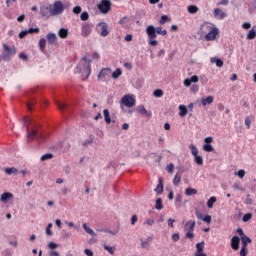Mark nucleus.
Masks as SVG:
<instances>
[{"label": "nucleus", "mask_w": 256, "mask_h": 256, "mask_svg": "<svg viewBox=\"0 0 256 256\" xmlns=\"http://www.w3.org/2000/svg\"><path fill=\"white\" fill-rule=\"evenodd\" d=\"M23 121H24V125L26 126L28 142L35 141V139L39 143H41V141H45L46 136L43 130H41L40 124L36 122H32L31 119L27 117H24Z\"/></svg>", "instance_id": "obj_1"}, {"label": "nucleus", "mask_w": 256, "mask_h": 256, "mask_svg": "<svg viewBox=\"0 0 256 256\" xmlns=\"http://www.w3.org/2000/svg\"><path fill=\"white\" fill-rule=\"evenodd\" d=\"M146 35L151 39H157V35H162L165 37V35H167V30L163 29L161 26L155 28V26L149 25L146 28Z\"/></svg>", "instance_id": "obj_2"}, {"label": "nucleus", "mask_w": 256, "mask_h": 256, "mask_svg": "<svg viewBox=\"0 0 256 256\" xmlns=\"http://www.w3.org/2000/svg\"><path fill=\"white\" fill-rule=\"evenodd\" d=\"M3 49H4V52L0 56V59H2V61H10L11 57H13V55L17 53V49L15 48V46H9L7 44H3Z\"/></svg>", "instance_id": "obj_3"}, {"label": "nucleus", "mask_w": 256, "mask_h": 256, "mask_svg": "<svg viewBox=\"0 0 256 256\" xmlns=\"http://www.w3.org/2000/svg\"><path fill=\"white\" fill-rule=\"evenodd\" d=\"M51 13L55 17V15H61L65 11V6L61 1H55L52 6H50Z\"/></svg>", "instance_id": "obj_4"}, {"label": "nucleus", "mask_w": 256, "mask_h": 256, "mask_svg": "<svg viewBox=\"0 0 256 256\" xmlns=\"http://www.w3.org/2000/svg\"><path fill=\"white\" fill-rule=\"evenodd\" d=\"M111 7H113L111 0H101L98 4V9L103 15H107L111 11Z\"/></svg>", "instance_id": "obj_5"}, {"label": "nucleus", "mask_w": 256, "mask_h": 256, "mask_svg": "<svg viewBox=\"0 0 256 256\" xmlns=\"http://www.w3.org/2000/svg\"><path fill=\"white\" fill-rule=\"evenodd\" d=\"M135 103H136L135 97H133V95L131 94L124 95L120 100L122 109H123V105H125V107L131 108L135 105Z\"/></svg>", "instance_id": "obj_6"}, {"label": "nucleus", "mask_w": 256, "mask_h": 256, "mask_svg": "<svg viewBox=\"0 0 256 256\" xmlns=\"http://www.w3.org/2000/svg\"><path fill=\"white\" fill-rule=\"evenodd\" d=\"M195 225H197V222L195 221H189L185 224V231H187L185 237L186 239H194L195 234L193 231H195Z\"/></svg>", "instance_id": "obj_7"}, {"label": "nucleus", "mask_w": 256, "mask_h": 256, "mask_svg": "<svg viewBox=\"0 0 256 256\" xmlns=\"http://www.w3.org/2000/svg\"><path fill=\"white\" fill-rule=\"evenodd\" d=\"M215 24L213 23H209V22H204L202 25H201V28H200V33L201 35H206L208 34L209 32L213 31L215 29Z\"/></svg>", "instance_id": "obj_8"}, {"label": "nucleus", "mask_w": 256, "mask_h": 256, "mask_svg": "<svg viewBox=\"0 0 256 256\" xmlns=\"http://www.w3.org/2000/svg\"><path fill=\"white\" fill-rule=\"evenodd\" d=\"M217 35H219V29H217L216 26L213 30L204 36V39L205 41H215V39H217Z\"/></svg>", "instance_id": "obj_9"}, {"label": "nucleus", "mask_w": 256, "mask_h": 256, "mask_svg": "<svg viewBox=\"0 0 256 256\" xmlns=\"http://www.w3.org/2000/svg\"><path fill=\"white\" fill-rule=\"evenodd\" d=\"M82 37H89L91 35V24L84 22L81 26Z\"/></svg>", "instance_id": "obj_10"}, {"label": "nucleus", "mask_w": 256, "mask_h": 256, "mask_svg": "<svg viewBox=\"0 0 256 256\" xmlns=\"http://www.w3.org/2000/svg\"><path fill=\"white\" fill-rule=\"evenodd\" d=\"M101 37H107L109 35V25L105 22H102L98 25Z\"/></svg>", "instance_id": "obj_11"}, {"label": "nucleus", "mask_w": 256, "mask_h": 256, "mask_svg": "<svg viewBox=\"0 0 256 256\" xmlns=\"http://www.w3.org/2000/svg\"><path fill=\"white\" fill-rule=\"evenodd\" d=\"M203 249H205V242H199L196 244V253L195 256H207L205 252H203Z\"/></svg>", "instance_id": "obj_12"}, {"label": "nucleus", "mask_w": 256, "mask_h": 256, "mask_svg": "<svg viewBox=\"0 0 256 256\" xmlns=\"http://www.w3.org/2000/svg\"><path fill=\"white\" fill-rule=\"evenodd\" d=\"M11 199H13V193H11V192H4L0 196V202L4 203V204L9 203V201H11Z\"/></svg>", "instance_id": "obj_13"}, {"label": "nucleus", "mask_w": 256, "mask_h": 256, "mask_svg": "<svg viewBox=\"0 0 256 256\" xmlns=\"http://www.w3.org/2000/svg\"><path fill=\"white\" fill-rule=\"evenodd\" d=\"M239 243H241V239L238 236H233L231 239V247L234 251H239Z\"/></svg>", "instance_id": "obj_14"}, {"label": "nucleus", "mask_w": 256, "mask_h": 256, "mask_svg": "<svg viewBox=\"0 0 256 256\" xmlns=\"http://www.w3.org/2000/svg\"><path fill=\"white\" fill-rule=\"evenodd\" d=\"M46 39L48 41V45H57V34L48 33Z\"/></svg>", "instance_id": "obj_15"}, {"label": "nucleus", "mask_w": 256, "mask_h": 256, "mask_svg": "<svg viewBox=\"0 0 256 256\" xmlns=\"http://www.w3.org/2000/svg\"><path fill=\"white\" fill-rule=\"evenodd\" d=\"M40 13H41L42 17H46L47 19H49V17H54L53 13H51V6L50 7H42L40 9Z\"/></svg>", "instance_id": "obj_16"}, {"label": "nucleus", "mask_w": 256, "mask_h": 256, "mask_svg": "<svg viewBox=\"0 0 256 256\" xmlns=\"http://www.w3.org/2000/svg\"><path fill=\"white\" fill-rule=\"evenodd\" d=\"M111 73V69L109 68H103L99 74H98V79H102L103 81H105V79H107V77H109V74Z\"/></svg>", "instance_id": "obj_17"}, {"label": "nucleus", "mask_w": 256, "mask_h": 256, "mask_svg": "<svg viewBox=\"0 0 256 256\" xmlns=\"http://www.w3.org/2000/svg\"><path fill=\"white\" fill-rule=\"evenodd\" d=\"M214 17H216L217 19H225V17H227V13L221 11V9L219 8H215Z\"/></svg>", "instance_id": "obj_18"}, {"label": "nucleus", "mask_w": 256, "mask_h": 256, "mask_svg": "<svg viewBox=\"0 0 256 256\" xmlns=\"http://www.w3.org/2000/svg\"><path fill=\"white\" fill-rule=\"evenodd\" d=\"M214 99L215 98L213 96H207L206 98L201 99V104L203 107H207V105H211V103H213Z\"/></svg>", "instance_id": "obj_19"}, {"label": "nucleus", "mask_w": 256, "mask_h": 256, "mask_svg": "<svg viewBox=\"0 0 256 256\" xmlns=\"http://www.w3.org/2000/svg\"><path fill=\"white\" fill-rule=\"evenodd\" d=\"M58 35H59L60 39H67V37L69 36V30L65 29V28H61L58 31Z\"/></svg>", "instance_id": "obj_20"}, {"label": "nucleus", "mask_w": 256, "mask_h": 256, "mask_svg": "<svg viewBox=\"0 0 256 256\" xmlns=\"http://www.w3.org/2000/svg\"><path fill=\"white\" fill-rule=\"evenodd\" d=\"M84 231L86 233H88V235H91L92 237H97V234L95 233V231H93V229L89 228V226H87V223H84L82 225Z\"/></svg>", "instance_id": "obj_21"}, {"label": "nucleus", "mask_w": 256, "mask_h": 256, "mask_svg": "<svg viewBox=\"0 0 256 256\" xmlns=\"http://www.w3.org/2000/svg\"><path fill=\"white\" fill-rule=\"evenodd\" d=\"M154 191L158 195H161V193H163V178H159V183H158L157 187L154 189Z\"/></svg>", "instance_id": "obj_22"}, {"label": "nucleus", "mask_w": 256, "mask_h": 256, "mask_svg": "<svg viewBox=\"0 0 256 256\" xmlns=\"http://www.w3.org/2000/svg\"><path fill=\"white\" fill-rule=\"evenodd\" d=\"M178 109H179V116L180 117H185L188 113V110H187V107L185 105H179L178 106Z\"/></svg>", "instance_id": "obj_23"}, {"label": "nucleus", "mask_w": 256, "mask_h": 256, "mask_svg": "<svg viewBox=\"0 0 256 256\" xmlns=\"http://www.w3.org/2000/svg\"><path fill=\"white\" fill-rule=\"evenodd\" d=\"M215 203H217V197L215 196L210 197L209 200L207 201L208 209H213V205H215Z\"/></svg>", "instance_id": "obj_24"}, {"label": "nucleus", "mask_w": 256, "mask_h": 256, "mask_svg": "<svg viewBox=\"0 0 256 256\" xmlns=\"http://www.w3.org/2000/svg\"><path fill=\"white\" fill-rule=\"evenodd\" d=\"M138 113H141V115H145L146 117H151V113H149L147 111V109L145 108V106H140L137 109Z\"/></svg>", "instance_id": "obj_25"}, {"label": "nucleus", "mask_w": 256, "mask_h": 256, "mask_svg": "<svg viewBox=\"0 0 256 256\" xmlns=\"http://www.w3.org/2000/svg\"><path fill=\"white\" fill-rule=\"evenodd\" d=\"M47 46V40L45 38H41L39 40V49L43 53L45 51V47Z\"/></svg>", "instance_id": "obj_26"}, {"label": "nucleus", "mask_w": 256, "mask_h": 256, "mask_svg": "<svg viewBox=\"0 0 256 256\" xmlns=\"http://www.w3.org/2000/svg\"><path fill=\"white\" fill-rule=\"evenodd\" d=\"M103 113H104L105 122L107 123V125H110L111 124V115L109 114V110L104 109Z\"/></svg>", "instance_id": "obj_27"}, {"label": "nucleus", "mask_w": 256, "mask_h": 256, "mask_svg": "<svg viewBox=\"0 0 256 256\" xmlns=\"http://www.w3.org/2000/svg\"><path fill=\"white\" fill-rule=\"evenodd\" d=\"M241 243H242V247L247 248V243H251V238H249L248 236H242Z\"/></svg>", "instance_id": "obj_28"}, {"label": "nucleus", "mask_w": 256, "mask_h": 256, "mask_svg": "<svg viewBox=\"0 0 256 256\" xmlns=\"http://www.w3.org/2000/svg\"><path fill=\"white\" fill-rule=\"evenodd\" d=\"M122 74L123 71H121V68H118L112 73V77L113 79H119V77H121Z\"/></svg>", "instance_id": "obj_29"}, {"label": "nucleus", "mask_w": 256, "mask_h": 256, "mask_svg": "<svg viewBox=\"0 0 256 256\" xmlns=\"http://www.w3.org/2000/svg\"><path fill=\"white\" fill-rule=\"evenodd\" d=\"M189 149L191 150V153H192L193 157L199 155V150L197 149L196 145L191 144L189 146Z\"/></svg>", "instance_id": "obj_30"}, {"label": "nucleus", "mask_w": 256, "mask_h": 256, "mask_svg": "<svg viewBox=\"0 0 256 256\" xmlns=\"http://www.w3.org/2000/svg\"><path fill=\"white\" fill-rule=\"evenodd\" d=\"M5 173L7 175H17V168L12 167V168H6Z\"/></svg>", "instance_id": "obj_31"}, {"label": "nucleus", "mask_w": 256, "mask_h": 256, "mask_svg": "<svg viewBox=\"0 0 256 256\" xmlns=\"http://www.w3.org/2000/svg\"><path fill=\"white\" fill-rule=\"evenodd\" d=\"M255 37H256V31H255V29H251L248 32L246 39L253 40V39H255Z\"/></svg>", "instance_id": "obj_32"}, {"label": "nucleus", "mask_w": 256, "mask_h": 256, "mask_svg": "<svg viewBox=\"0 0 256 256\" xmlns=\"http://www.w3.org/2000/svg\"><path fill=\"white\" fill-rule=\"evenodd\" d=\"M194 161L196 165H203V157L197 154L194 156Z\"/></svg>", "instance_id": "obj_33"}, {"label": "nucleus", "mask_w": 256, "mask_h": 256, "mask_svg": "<svg viewBox=\"0 0 256 256\" xmlns=\"http://www.w3.org/2000/svg\"><path fill=\"white\" fill-rule=\"evenodd\" d=\"M185 194H186L187 196H190V195H197V189H195V188H187V189L185 190Z\"/></svg>", "instance_id": "obj_34"}, {"label": "nucleus", "mask_w": 256, "mask_h": 256, "mask_svg": "<svg viewBox=\"0 0 256 256\" xmlns=\"http://www.w3.org/2000/svg\"><path fill=\"white\" fill-rule=\"evenodd\" d=\"M155 208H156L158 211H161V209H163V200H162L161 198H158V199L156 200Z\"/></svg>", "instance_id": "obj_35"}, {"label": "nucleus", "mask_w": 256, "mask_h": 256, "mask_svg": "<svg viewBox=\"0 0 256 256\" xmlns=\"http://www.w3.org/2000/svg\"><path fill=\"white\" fill-rule=\"evenodd\" d=\"M199 11V8L195 5L188 6V13H191L192 15L197 13Z\"/></svg>", "instance_id": "obj_36"}, {"label": "nucleus", "mask_w": 256, "mask_h": 256, "mask_svg": "<svg viewBox=\"0 0 256 256\" xmlns=\"http://www.w3.org/2000/svg\"><path fill=\"white\" fill-rule=\"evenodd\" d=\"M56 105L60 111H65L67 109V104L66 103H61L59 101H56Z\"/></svg>", "instance_id": "obj_37"}, {"label": "nucleus", "mask_w": 256, "mask_h": 256, "mask_svg": "<svg viewBox=\"0 0 256 256\" xmlns=\"http://www.w3.org/2000/svg\"><path fill=\"white\" fill-rule=\"evenodd\" d=\"M252 217H253V214L247 213V214H245V215L242 217V221H243L244 223H247V221H251Z\"/></svg>", "instance_id": "obj_38"}, {"label": "nucleus", "mask_w": 256, "mask_h": 256, "mask_svg": "<svg viewBox=\"0 0 256 256\" xmlns=\"http://www.w3.org/2000/svg\"><path fill=\"white\" fill-rule=\"evenodd\" d=\"M104 249H105V251H108V253H110V255H115V247L104 245Z\"/></svg>", "instance_id": "obj_39"}, {"label": "nucleus", "mask_w": 256, "mask_h": 256, "mask_svg": "<svg viewBox=\"0 0 256 256\" xmlns=\"http://www.w3.org/2000/svg\"><path fill=\"white\" fill-rule=\"evenodd\" d=\"M148 39L149 45H151V47H157V45H159V42L155 38L148 37Z\"/></svg>", "instance_id": "obj_40"}, {"label": "nucleus", "mask_w": 256, "mask_h": 256, "mask_svg": "<svg viewBox=\"0 0 256 256\" xmlns=\"http://www.w3.org/2000/svg\"><path fill=\"white\" fill-rule=\"evenodd\" d=\"M167 21H169V16H167V15H162V16H161V19H160V21H159V24H160V25H165V24L167 23Z\"/></svg>", "instance_id": "obj_41"}, {"label": "nucleus", "mask_w": 256, "mask_h": 256, "mask_svg": "<svg viewBox=\"0 0 256 256\" xmlns=\"http://www.w3.org/2000/svg\"><path fill=\"white\" fill-rule=\"evenodd\" d=\"M179 183H181V176H179L178 174H176L174 176V179H173V185H175L177 187V185H179Z\"/></svg>", "instance_id": "obj_42"}, {"label": "nucleus", "mask_w": 256, "mask_h": 256, "mask_svg": "<svg viewBox=\"0 0 256 256\" xmlns=\"http://www.w3.org/2000/svg\"><path fill=\"white\" fill-rule=\"evenodd\" d=\"M203 149L204 151H207V153L213 152V146L211 144H204Z\"/></svg>", "instance_id": "obj_43"}, {"label": "nucleus", "mask_w": 256, "mask_h": 256, "mask_svg": "<svg viewBox=\"0 0 256 256\" xmlns=\"http://www.w3.org/2000/svg\"><path fill=\"white\" fill-rule=\"evenodd\" d=\"M49 159H53V154H44L42 157H41V161H47Z\"/></svg>", "instance_id": "obj_44"}, {"label": "nucleus", "mask_w": 256, "mask_h": 256, "mask_svg": "<svg viewBox=\"0 0 256 256\" xmlns=\"http://www.w3.org/2000/svg\"><path fill=\"white\" fill-rule=\"evenodd\" d=\"M80 19H81V21H87V20L89 19V13L83 12V13L80 15Z\"/></svg>", "instance_id": "obj_45"}, {"label": "nucleus", "mask_w": 256, "mask_h": 256, "mask_svg": "<svg viewBox=\"0 0 256 256\" xmlns=\"http://www.w3.org/2000/svg\"><path fill=\"white\" fill-rule=\"evenodd\" d=\"M33 105H35V100H30V101L27 103V109H28V111H33Z\"/></svg>", "instance_id": "obj_46"}, {"label": "nucleus", "mask_w": 256, "mask_h": 256, "mask_svg": "<svg viewBox=\"0 0 256 256\" xmlns=\"http://www.w3.org/2000/svg\"><path fill=\"white\" fill-rule=\"evenodd\" d=\"M52 227H53V224L49 223L47 228H46V234L49 235V236L53 235V231H51Z\"/></svg>", "instance_id": "obj_47"}, {"label": "nucleus", "mask_w": 256, "mask_h": 256, "mask_svg": "<svg viewBox=\"0 0 256 256\" xmlns=\"http://www.w3.org/2000/svg\"><path fill=\"white\" fill-rule=\"evenodd\" d=\"M235 175H237L240 179H243V177H245V170L241 169L238 172H235Z\"/></svg>", "instance_id": "obj_48"}, {"label": "nucleus", "mask_w": 256, "mask_h": 256, "mask_svg": "<svg viewBox=\"0 0 256 256\" xmlns=\"http://www.w3.org/2000/svg\"><path fill=\"white\" fill-rule=\"evenodd\" d=\"M154 97H161L163 95V90L157 89L153 92Z\"/></svg>", "instance_id": "obj_49"}, {"label": "nucleus", "mask_w": 256, "mask_h": 256, "mask_svg": "<svg viewBox=\"0 0 256 256\" xmlns=\"http://www.w3.org/2000/svg\"><path fill=\"white\" fill-rule=\"evenodd\" d=\"M173 169H175V165L173 163H170L167 167H166V171L168 173H173Z\"/></svg>", "instance_id": "obj_50"}, {"label": "nucleus", "mask_w": 256, "mask_h": 256, "mask_svg": "<svg viewBox=\"0 0 256 256\" xmlns=\"http://www.w3.org/2000/svg\"><path fill=\"white\" fill-rule=\"evenodd\" d=\"M202 221H204V223H207L208 225L211 224L212 218L211 215H206Z\"/></svg>", "instance_id": "obj_51"}, {"label": "nucleus", "mask_w": 256, "mask_h": 256, "mask_svg": "<svg viewBox=\"0 0 256 256\" xmlns=\"http://www.w3.org/2000/svg\"><path fill=\"white\" fill-rule=\"evenodd\" d=\"M81 11H82L81 6H75V7L73 8V13H74L75 15H79V13H81Z\"/></svg>", "instance_id": "obj_52"}, {"label": "nucleus", "mask_w": 256, "mask_h": 256, "mask_svg": "<svg viewBox=\"0 0 256 256\" xmlns=\"http://www.w3.org/2000/svg\"><path fill=\"white\" fill-rule=\"evenodd\" d=\"M180 239H181V236L179 235V233H174V234L172 235V241L177 242V241H179Z\"/></svg>", "instance_id": "obj_53"}, {"label": "nucleus", "mask_w": 256, "mask_h": 256, "mask_svg": "<svg viewBox=\"0 0 256 256\" xmlns=\"http://www.w3.org/2000/svg\"><path fill=\"white\" fill-rule=\"evenodd\" d=\"M245 125H246L247 129H251V118H249V117L245 118Z\"/></svg>", "instance_id": "obj_54"}, {"label": "nucleus", "mask_w": 256, "mask_h": 256, "mask_svg": "<svg viewBox=\"0 0 256 256\" xmlns=\"http://www.w3.org/2000/svg\"><path fill=\"white\" fill-rule=\"evenodd\" d=\"M27 35H29V32H27V30H24L19 33V39H23L24 37H27Z\"/></svg>", "instance_id": "obj_55"}, {"label": "nucleus", "mask_w": 256, "mask_h": 256, "mask_svg": "<svg viewBox=\"0 0 256 256\" xmlns=\"http://www.w3.org/2000/svg\"><path fill=\"white\" fill-rule=\"evenodd\" d=\"M86 71H87L86 79H89V77L91 76V64L87 65Z\"/></svg>", "instance_id": "obj_56"}, {"label": "nucleus", "mask_w": 256, "mask_h": 256, "mask_svg": "<svg viewBox=\"0 0 256 256\" xmlns=\"http://www.w3.org/2000/svg\"><path fill=\"white\" fill-rule=\"evenodd\" d=\"M146 225H149L150 227L153 226L155 224V220H153L152 218H148L145 222Z\"/></svg>", "instance_id": "obj_57"}, {"label": "nucleus", "mask_w": 256, "mask_h": 256, "mask_svg": "<svg viewBox=\"0 0 256 256\" xmlns=\"http://www.w3.org/2000/svg\"><path fill=\"white\" fill-rule=\"evenodd\" d=\"M240 256H247V247H243L240 250Z\"/></svg>", "instance_id": "obj_58"}, {"label": "nucleus", "mask_w": 256, "mask_h": 256, "mask_svg": "<svg viewBox=\"0 0 256 256\" xmlns=\"http://www.w3.org/2000/svg\"><path fill=\"white\" fill-rule=\"evenodd\" d=\"M216 67H223V60L216 58L215 60Z\"/></svg>", "instance_id": "obj_59"}, {"label": "nucleus", "mask_w": 256, "mask_h": 256, "mask_svg": "<svg viewBox=\"0 0 256 256\" xmlns=\"http://www.w3.org/2000/svg\"><path fill=\"white\" fill-rule=\"evenodd\" d=\"M49 249H57V247H59V245H57L55 242H50L48 244Z\"/></svg>", "instance_id": "obj_60"}, {"label": "nucleus", "mask_w": 256, "mask_h": 256, "mask_svg": "<svg viewBox=\"0 0 256 256\" xmlns=\"http://www.w3.org/2000/svg\"><path fill=\"white\" fill-rule=\"evenodd\" d=\"M27 33H39V28H29L27 30Z\"/></svg>", "instance_id": "obj_61"}, {"label": "nucleus", "mask_w": 256, "mask_h": 256, "mask_svg": "<svg viewBox=\"0 0 256 256\" xmlns=\"http://www.w3.org/2000/svg\"><path fill=\"white\" fill-rule=\"evenodd\" d=\"M173 223H175V219L169 218V219H168V226H169V227H172V228L175 227V225H173Z\"/></svg>", "instance_id": "obj_62"}, {"label": "nucleus", "mask_w": 256, "mask_h": 256, "mask_svg": "<svg viewBox=\"0 0 256 256\" xmlns=\"http://www.w3.org/2000/svg\"><path fill=\"white\" fill-rule=\"evenodd\" d=\"M84 253H85V255H87V256H93V251H91V249H85V250H84Z\"/></svg>", "instance_id": "obj_63"}, {"label": "nucleus", "mask_w": 256, "mask_h": 256, "mask_svg": "<svg viewBox=\"0 0 256 256\" xmlns=\"http://www.w3.org/2000/svg\"><path fill=\"white\" fill-rule=\"evenodd\" d=\"M49 256H59V252L55 251V250H51L49 252Z\"/></svg>", "instance_id": "obj_64"}]
</instances>
